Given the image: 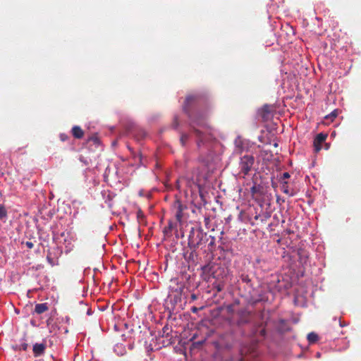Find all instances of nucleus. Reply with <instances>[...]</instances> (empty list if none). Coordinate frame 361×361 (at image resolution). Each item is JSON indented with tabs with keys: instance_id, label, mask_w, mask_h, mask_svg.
<instances>
[{
	"instance_id": "obj_1",
	"label": "nucleus",
	"mask_w": 361,
	"mask_h": 361,
	"mask_svg": "<svg viewBox=\"0 0 361 361\" xmlns=\"http://www.w3.org/2000/svg\"><path fill=\"white\" fill-rule=\"evenodd\" d=\"M208 241V235L202 228H192L188 237V246L195 250L197 248L205 245Z\"/></svg>"
},
{
	"instance_id": "obj_2",
	"label": "nucleus",
	"mask_w": 361,
	"mask_h": 361,
	"mask_svg": "<svg viewBox=\"0 0 361 361\" xmlns=\"http://www.w3.org/2000/svg\"><path fill=\"white\" fill-rule=\"evenodd\" d=\"M192 123L194 133L199 139L197 141L199 145L200 142H203L206 139L205 135L207 134H211V128L204 117L202 118H192Z\"/></svg>"
},
{
	"instance_id": "obj_3",
	"label": "nucleus",
	"mask_w": 361,
	"mask_h": 361,
	"mask_svg": "<svg viewBox=\"0 0 361 361\" xmlns=\"http://www.w3.org/2000/svg\"><path fill=\"white\" fill-rule=\"evenodd\" d=\"M255 159L252 156L245 155L240 159V169L241 173L246 176L249 173L254 164Z\"/></svg>"
},
{
	"instance_id": "obj_4",
	"label": "nucleus",
	"mask_w": 361,
	"mask_h": 361,
	"mask_svg": "<svg viewBox=\"0 0 361 361\" xmlns=\"http://www.w3.org/2000/svg\"><path fill=\"white\" fill-rule=\"evenodd\" d=\"M187 209V206L182 204L179 200H176L172 204V212L174 214L176 221L179 223L182 222L183 212Z\"/></svg>"
},
{
	"instance_id": "obj_5",
	"label": "nucleus",
	"mask_w": 361,
	"mask_h": 361,
	"mask_svg": "<svg viewBox=\"0 0 361 361\" xmlns=\"http://www.w3.org/2000/svg\"><path fill=\"white\" fill-rule=\"evenodd\" d=\"M327 135L324 133H319L314 140V147L316 152H319L322 149V144L326 140Z\"/></svg>"
},
{
	"instance_id": "obj_6",
	"label": "nucleus",
	"mask_w": 361,
	"mask_h": 361,
	"mask_svg": "<svg viewBox=\"0 0 361 361\" xmlns=\"http://www.w3.org/2000/svg\"><path fill=\"white\" fill-rule=\"evenodd\" d=\"M47 345L45 343H35L33 345V354L35 357H39L44 353Z\"/></svg>"
},
{
	"instance_id": "obj_7",
	"label": "nucleus",
	"mask_w": 361,
	"mask_h": 361,
	"mask_svg": "<svg viewBox=\"0 0 361 361\" xmlns=\"http://www.w3.org/2000/svg\"><path fill=\"white\" fill-rule=\"evenodd\" d=\"M262 189L263 188L260 185L254 184L250 188L252 198L257 200L262 195Z\"/></svg>"
},
{
	"instance_id": "obj_8",
	"label": "nucleus",
	"mask_w": 361,
	"mask_h": 361,
	"mask_svg": "<svg viewBox=\"0 0 361 361\" xmlns=\"http://www.w3.org/2000/svg\"><path fill=\"white\" fill-rule=\"evenodd\" d=\"M260 116L264 121H268L271 117V110L270 106L264 105L260 111Z\"/></svg>"
},
{
	"instance_id": "obj_9",
	"label": "nucleus",
	"mask_w": 361,
	"mask_h": 361,
	"mask_svg": "<svg viewBox=\"0 0 361 361\" xmlns=\"http://www.w3.org/2000/svg\"><path fill=\"white\" fill-rule=\"evenodd\" d=\"M71 132L73 136L76 139H81L84 136V131L78 126H73L72 128Z\"/></svg>"
},
{
	"instance_id": "obj_10",
	"label": "nucleus",
	"mask_w": 361,
	"mask_h": 361,
	"mask_svg": "<svg viewBox=\"0 0 361 361\" xmlns=\"http://www.w3.org/2000/svg\"><path fill=\"white\" fill-rule=\"evenodd\" d=\"M49 310L47 303H38L35 305V312L41 314Z\"/></svg>"
},
{
	"instance_id": "obj_11",
	"label": "nucleus",
	"mask_w": 361,
	"mask_h": 361,
	"mask_svg": "<svg viewBox=\"0 0 361 361\" xmlns=\"http://www.w3.org/2000/svg\"><path fill=\"white\" fill-rule=\"evenodd\" d=\"M281 190L283 193L289 197H292L295 195L293 190L289 188L287 181H283L281 183Z\"/></svg>"
},
{
	"instance_id": "obj_12",
	"label": "nucleus",
	"mask_w": 361,
	"mask_h": 361,
	"mask_svg": "<svg viewBox=\"0 0 361 361\" xmlns=\"http://www.w3.org/2000/svg\"><path fill=\"white\" fill-rule=\"evenodd\" d=\"M176 225L171 221H169L168 223V226L165 227L163 230V233L165 237H170L171 235V231Z\"/></svg>"
},
{
	"instance_id": "obj_13",
	"label": "nucleus",
	"mask_w": 361,
	"mask_h": 361,
	"mask_svg": "<svg viewBox=\"0 0 361 361\" xmlns=\"http://www.w3.org/2000/svg\"><path fill=\"white\" fill-rule=\"evenodd\" d=\"M307 338L310 344L316 343L319 339L318 335L314 332L309 333Z\"/></svg>"
},
{
	"instance_id": "obj_14",
	"label": "nucleus",
	"mask_w": 361,
	"mask_h": 361,
	"mask_svg": "<svg viewBox=\"0 0 361 361\" xmlns=\"http://www.w3.org/2000/svg\"><path fill=\"white\" fill-rule=\"evenodd\" d=\"M338 114V109H335L333 111L331 114L326 115L324 118L326 120H330L331 121H333L335 118L337 117Z\"/></svg>"
},
{
	"instance_id": "obj_15",
	"label": "nucleus",
	"mask_w": 361,
	"mask_h": 361,
	"mask_svg": "<svg viewBox=\"0 0 361 361\" xmlns=\"http://www.w3.org/2000/svg\"><path fill=\"white\" fill-rule=\"evenodd\" d=\"M136 216L140 224L144 223L145 216L143 212L141 209H138V211L136 213Z\"/></svg>"
},
{
	"instance_id": "obj_16",
	"label": "nucleus",
	"mask_w": 361,
	"mask_h": 361,
	"mask_svg": "<svg viewBox=\"0 0 361 361\" xmlns=\"http://www.w3.org/2000/svg\"><path fill=\"white\" fill-rule=\"evenodd\" d=\"M195 100L194 96H188L185 99V104L184 106V110L188 112L187 105H189L191 102Z\"/></svg>"
},
{
	"instance_id": "obj_17",
	"label": "nucleus",
	"mask_w": 361,
	"mask_h": 361,
	"mask_svg": "<svg viewBox=\"0 0 361 361\" xmlns=\"http://www.w3.org/2000/svg\"><path fill=\"white\" fill-rule=\"evenodd\" d=\"M7 216V211L4 206H0V219L6 218Z\"/></svg>"
},
{
	"instance_id": "obj_18",
	"label": "nucleus",
	"mask_w": 361,
	"mask_h": 361,
	"mask_svg": "<svg viewBox=\"0 0 361 361\" xmlns=\"http://www.w3.org/2000/svg\"><path fill=\"white\" fill-rule=\"evenodd\" d=\"M188 135H187L185 133H183L181 135L180 141V142H181L183 146H184L185 145V142L188 140Z\"/></svg>"
},
{
	"instance_id": "obj_19",
	"label": "nucleus",
	"mask_w": 361,
	"mask_h": 361,
	"mask_svg": "<svg viewBox=\"0 0 361 361\" xmlns=\"http://www.w3.org/2000/svg\"><path fill=\"white\" fill-rule=\"evenodd\" d=\"M248 350H246L245 348H242L240 350L241 357L237 360V361H247L246 358L243 356L244 353H247Z\"/></svg>"
},
{
	"instance_id": "obj_20",
	"label": "nucleus",
	"mask_w": 361,
	"mask_h": 361,
	"mask_svg": "<svg viewBox=\"0 0 361 361\" xmlns=\"http://www.w3.org/2000/svg\"><path fill=\"white\" fill-rule=\"evenodd\" d=\"M290 178V174H289V173H288V172H284V173L281 175V178H280V180H281V183H282L283 181H286V179H288V178Z\"/></svg>"
},
{
	"instance_id": "obj_21",
	"label": "nucleus",
	"mask_w": 361,
	"mask_h": 361,
	"mask_svg": "<svg viewBox=\"0 0 361 361\" xmlns=\"http://www.w3.org/2000/svg\"><path fill=\"white\" fill-rule=\"evenodd\" d=\"M214 288L216 289L217 292H221L224 290V285L223 283H219L214 285Z\"/></svg>"
},
{
	"instance_id": "obj_22",
	"label": "nucleus",
	"mask_w": 361,
	"mask_h": 361,
	"mask_svg": "<svg viewBox=\"0 0 361 361\" xmlns=\"http://www.w3.org/2000/svg\"><path fill=\"white\" fill-rule=\"evenodd\" d=\"M25 245L29 248V249H32L33 247H34V244L33 243H32L31 241H27L25 243Z\"/></svg>"
},
{
	"instance_id": "obj_23",
	"label": "nucleus",
	"mask_w": 361,
	"mask_h": 361,
	"mask_svg": "<svg viewBox=\"0 0 361 361\" xmlns=\"http://www.w3.org/2000/svg\"><path fill=\"white\" fill-rule=\"evenodd\" d=\"M27 347H28V345L26 343H23L20 345V349L23 350H27Z\"/></svg>"
},
{
	"instance_id": "obj_24",
	"label": "nucleus",
	"mask_w": 361,
	"mask_h": 361,
	"mask_svg": "<svg viewBox=\"0 0 361 361\" xmlns=\"http://www.w3.org/2000/svg\"><path fill=\"white\" fill-rule=\"evenodd\" d=\"M209 238H211V241H210L209 245H210V246L214 245V241H215L214 238L212 237L211 235H209V236H208V239Z\"/></svg>"
},
{
	"instance_id": "obj_25",
	"label": "nucleus",
	"mask_w": 361,
	"mask_h": 361,
	"mask_svg": "<svg viewBox=\"0 0 361 361\" xmlns=\"http://www.w3.org/2000/svg\"><path fill=\"white\" fill-rule=\"evenodd\" d=\"M47 259L51 266L54 265L53 259L49 255H47Z\"/></svg>"
},
{
	"instance_id": "obj_26",
	"label": "nucleus",
	"mask_w": 361,
	"mask_h": 361,
	"mask_svg": "<svg viewBox=\"0 0 361 361\" xmlns=\"http://www.w3.org/2000/svg\"><path fill=\"white\" fill-rule=\"evenodd\" d=\"M60 137H61V140L62 141H65V140H66L68 139V136H67V135H66L65 134H61V135H60Z\"/></svg>"
},
{
	"instance_id": "obj_27",
	"label": "nucleus",
	"mask_w": 361,
	"mask_h": 361,
	"mask_svg": "<svg viewBox=\"0 0 361 361\" xmlns=\"http://www.w3.org/2000/svg\"><path fill=\"white\" fill-rule=\"evenodd\" d=\"M90 140H92L95 143H97L99 141L98 137H92L91 138H90Z\"/></svg>"
},
{
	"instance_id": "obj_28",
	"label": "nucleus",
	"mask_w": 361,
	"mask_h": 361,
	"mask_svg": "<svg viewBox=\"0 0 361 361\" xmlns=\"http://www.w3.org/2000/svg\"><path fill=\"white\" fill-rule=\"evenodd\" d=\"M265 334H266V331H265V329H262V330L260 331V335H262V336H265Z\"/></svg>"
},
{
	"instance_id": "obj_29",
	"label": "nucleus",
	"mask_w": 361,
	"mask_h": 361,
	"mask_svg": "<svg viewBox=\"0 0 361 361\" xmlns=\"http://www.w3.org/2000/svg\"><path fill=\"white\" fill-rule=\"evenodd\" d=\"M174 127L176 128L178 126V122L177 118H175L174 123H173Z\"/></svg>"
},
{
	"instance_id": "obj_30",
	"label": "nucleus",
	"mask_w": 361,
	"mask_h": 361,
	"mask_svg": "<svg viewBox=\"0 0 361 361\" xmlns=\"http://www.w3.org/2000/svg\"><path fill=\"white\" fill-rule=\"evenodd\" d=\"M339 326L340 327H343L344 326V324H343L341 320H339Z\"/></svg>"
},
{
	"instance_id": "obj_31",
	"label": "nucleus",
	"mask_w": 361,
	"mask_h": 361,
	"mask_svg": "<svg viewBox=\"0 0 361 361\" xmlns=\"http://www.w3.org/2000/svg\"><path fill=\"white\" fill-rule=\"evenodd\" d=\"M197 311V307H193V308H192V312H196Z\"/></svg>"
},
{
	"instance_id": "obj_32",
	"label": "nucleus",
	"mask_w": 361,
	"mask_h": 361,
	"mask_svg": "<svg viewBox=\"0 0 361 361\" xmlns=\"http://www.w3.org/2000/svg\"><path fill=\"white\" fill-rule=\"evenodd\" d=\"M280 322H281V324H285V323H286L285 320H283V319L280 320Z\"/></svg>"
},
{
	"instance_id": "obj_33",
	"label": "nucleus",
	"mask_w": 361,
	"mask_h": 361,
	"mask_svg": "<svg viewBox=\"0 0 361 361\" xmlns=\"http://www.w3.org/2000/svg\"><path fill=\"white\" fill-rule=\"evenodd\" d=\"M166 329H168V327H167V326H165V327H164V329H163V330H164V332H166Z\"/></svg>"
},
{
	"instance_id": "obj_34",
	"label": "nucleus",
	"mask_w": 361,
	"mask_h": 361,
	"mask_svg": "<svg viewBox=\"0 0 361 361\" xmlns=\"http://www.w3.org/2000/svg\"><path fill=\"white\" fill-rule=\"evenodd\" d=\"M192 298L193 300L196 299V296H195V295H192Z\"/></svg>"
},
{
	"instance_id": "obj_35",
	"label": "nucleus",
	"mask_w": 361,
	"mask_h": 361,
	"mask_svg": "<svg viewBox=\"0 0 361 361\" xmlns=\"http://www.w3.org/2000/svg\"><path fill=\"white\" fill-rule=\"evenodd\" d=\"M269 217V215H266V216H265V219H264V220H266V219H268Z\"/></svg>"
},
{
	"instance_id": "obj_36",
	"label": "nucleus",
	"mask_w": 361,
	"mask_h": 361,
	"mask_svg": "<svg viewBox=\"0 0 361 361\" xmlns=\"http://www.w3.org/2000/svg\"><path fill=\"white\" fill-rule=\"evenodd\" d=\"M139 157H140V159L141 160V159H142V155H141L140 154H139Z\"/></svg>"
},
{
	"instance_id": "obj_37",
	"label": "nucleus",
	"mask_w": 361,
	"mask_h": 361,
	"mask_svg": "<svg viewBox=\"0 0 361 361\" xmlns=\"http://www.w3.org/2000/svg\"><path fill=\"white\" fill-rule=\"evenodd\" d=\"M145 136V133H143L142 137Z\"/></svg>"
},
{
	"instance_id": "obj_38",
	"label": "nucleus",
	"mask_w": 361,
	"mask_h": 361,
	"mask_svg": "<svg viewBox=\"0 0 361 361\" xmlns=\"http://www.w3.org/2000/svg\"><path fill=\"white\" fill-rule=\"evenodd\" d=\"M278 146V144L277 143H275L274 144V147H277Z\"/></svg>"
}]
</instances>
